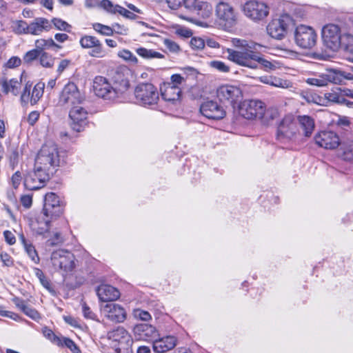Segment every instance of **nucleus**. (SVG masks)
<instances>
[{"label": "nucleus", "instance_id": "1", "mask_svg": "<svg viewBox=\"0 0 353 353\" xmlns=\"http://www.w3.org/2000/svg\"><path fill=\"white\" fill-rule=\"evenodd\" d=\"M64 152H60L56 144H44L35 159L33 170L28 172L23 184L29 190H37L43 188L50 179L51 170L65 163Z\"/></svg>", "mask_w": 353, "mask_h": 353}, {"label": "nucleus", "instance_id": "2", "mask_svg": "<svg viewBox=\"0 0 353 353\" xmlns=\"http://www.w3.org/2000/svg\"><path fill=\"white\" fill-rule=\"evenodd\" d=\"M130 87L127 79L111 83L106 78L97 76L93 81V90L96 96L103 100L116 102L121 101L123 96Z\"/></svg>", "mask_w": 353, "mask_h": 353}, {"label": "nucleus", "instance_id": "3", "mask_svg": "<svg viewBox=\"0 0 353 353\" xmlns=\"http://www.w3.org/2000/svg\"><path fill=\"white\" fill-rule=\"evenodd\" d=\"M216 95L221 103L231 105L236 117L241 116L243 93L239 88L223 85L217 89Z\"/></svg>", "mask_w": 353, "mask_h": 353}, {"label": "nucleus", "instance_id": "4", "mask_svg": "<svg viewBox=\"0 0 353 353\" xmlns=\"http://www.w3.org/2000/svg\"><path fill=\"white\" fill-rule=\"evenodd\" d=\"M300 134L299 128L293 114H286L277 124L276 139L281 143H288L296 141Z\"/></svg>", "mask_w": 353, "mask_h": 353}, {"label": "nucleus", "instance_id": "5", "mask_svg": "<svg viewBox=\"0 0 353 353\" xmlns=\"http://www.w3.org/2000/svg\"><path fill=\"white\" fill-rule=\"evenodd\" d=\"M261 45L256 43H245L244 41V67L264 70H274L275 66L269 61L263 59L258 52Z\"/></svg>", "mask_w": 353, "mask_h": 353}, {"label": "nucleus", "instance_id": "6", "mask_svg": "<svg viewBox=\"0 0 353 353\" xmlns=\"http://www.w3.org/2000/svg\"><path fill=\"white\" fill-rule=\"evenodd\" d=\"M134 97L139 105L152 109L155 108L159 100L157 88L150 83L138 84L134 89Z\"/></svg>", "mask_w": 353, "mask_h": 353}, {"label": "nucleus", "instance_id": "7", "mask_svg": "<svg viewBox=\"0 0 353 353\" xmlns=\"http://www.w3.org/2000/svg\"><path fill=\"white\" fill-rule=\"evenodd\" d=\"M50 259L53 267L61 271L63 275L72 272L76 267L74 255L65 250L54 251Z\"/></svg>", "mask_w": 353, "mask_h": 353}, {"label": "nucleus", "instance_id": "8", "mask_svg": "<svg viewBox=\"0 0 353 353\" xmlns=\"http://www.w3.org/2000/svg\"><path fill=\"white\" fill-rule=\"evenodd\" d=\"M294 26L293 19L288 14H282L279 18L273 19L267 26V32L272 38L281 40Z\"/></svg>", "mask_w": 353, "mask_h": 353}, {"label": "nucleus", "instance_id": "9", "mask_svg": "<svg viewBox=\"0 0 353 353\" xmlns=\"http://www.w3.org/2000/svg\"><path fill=\"white\" fill-rule=\"evenodd\" d=\"M345 79L350 77L340 70L332 69L314 77L308 78L306 82L312 85L322 87L327 85L328 83L341 84Z\"/></svg>", "mask_w": 353, "mask_h": 353}, {"label": "nucleus", "instance_id": "10", "mask_svg": "<svg viewBox=\"0 0 353 353\" xmlns=\"http://www.w3.org/2000/svg\"><path fill=\"white\" fill-rule=\"evenodd\" d=\"M81 102L82 97L77 86L74 83H68L60 95L59 105L71 109L74 106H79Z\"/></svg>", "mask_w": 353, "mask_h": 353}, {"label": "nucleus", "instance_id": "11", "mask_svg": "<svg viewBox=\"0 0 353 353\" xmlns=\"http://www.w3.org/2000/svg\"><path fill=\"white\" fill-rule=\"evenodd\" d=\"M269 13L270 8L263 2L252 0L244 3V14L254 22L263 21Z\"/></svg>", "mask_w": 353, "mask_h": 353}, {"label": "nucleus", "instance_id": "12", "mask_svg": "<svg viewBox=\"0 0 353 353\" xmlns=\"http://www.w3.org/2000/svg\"><path fill=\"white\" fill-rule=\"evenodd\" d=\"M316 37L312 28L304 25L297 26L294 32L296 43L303 49L312 48L316 43Z\"/></svg>", "mask_w": 353, "mask_h": 353}, {"label": "nucleus", "instance_id": "13", "mask_svg": "<svg viewBox=\"0 0 353 353\" xmlns=\"http://www.w3.org/2000/svg\"><path fill=\"white\" fill-rule=\"evenodd\" d=\"M322 39L327 48L334 51L338 50L343 41L340 28L332 23L325 26L322 30Z\"/></svg>", "mask_w": 353, "mask_h": 353}, {"label": "nucleus", "instance_id": "14", "mask_svg": "<svg viewBox=\"0 0 353 353\" xmlns=\"http://www.w3.org/2000/svg\"><path fill=\"white\" fill-rule=\"evenodd\" d=\"M65 203L54 192H48L44 196L43 210L46 215H51V219H57L64 210Z\"/></svg>", "mask_w": 353, "mask_h": 353}, {"label": "nucleus", "instance_id": "15", "mask_svg": "<svg viewBox=\"0 0 353 353\" xmlns=\"http://www.w3.org/2000/svg\"><path fill=\"white\" fill-rule=\"evenodd\" d=\"M88 117V112L84 108L80 105L72 107L69 112L72 130L77 132L83 131L89 125Z\"/></svg>", "mask_w": 353, "mask_h": 353}, {"label": "nucleus", "instance_id": "16", "mask_svg": "<svg viewBox=\"0 0 353 353\" xmlns=\"http://www.w3.org/2000/svg\"><path fill=\"white\" fill-rule=\"evenodd\" d=\"M216 14L221 23L228 28H232L236 23V14L228 3L220 1L216 7Z\"/></svg>", "mask_w": 353, "mask_h": 353}, {"label": "nucleus", "instance_id": "17", "mask_svg": "<svg viewBox=\"0 0 353 353\" xmlns=\"http://www.w3.org/2000/svg\"><path fill=\"white\" fill-rule=\"evenodd\" d=\"M265 112V104L260 100H244V119H262Z\"/></svg>", "mask_w": 353, "mask_h": 353}, {"label": "nucleus", "instance_id": "18", "mask_svg": "<svg viewBox=\"0 0 353 353\" xmlns=\"http://www.w3.org/2000/svg\"><path fill=\"white\" fill-rule=\"evenodd\" d=\"M79 43L83 48L92 49L89 53L91 57L102 58L106 55L102 43L96 37L84 35L80 39Z\"/></svg>", "mask_w": 353, "mask_h": 353}, {"label": "nucleus", "instance_id": "19", "mask_svg": "<svg viewBox=\"0 0 353 353\" xmlns=\"http://www.w3.org/2000/svg\"><path fill=\"white\" fill-rule=\"evenodd\" d=\"M200 111L205 117L214 120L222 119L226 114L224 108L214 101H208L202 103Z\"/></svg>", "mask_w": 353, "mask_h": 353}, {"label": "nucleus", "instance_id": "20", "mask_svg": "<svg viewBox=\"0 0 353 353\" xmlns=\"http://www.w3.org/2000/svg\"><path fill=\"white\" fill-rule=\"evenodd\" d=\"M314 141L319 146L325 149H335L339 145V137L332 131H321L314 137Z\"/></svg>", "mask_w": 353, "mask_h": 353}, {"label": "nucleus", "instance_id": "21", "mask_svg": "<svg viewBox=\"0 0 353 353\" xmlns=\"http://www.w3.org/2000/svg\"><path fill=\"white\" fill-rule=\"evenodd\" d=\"M133 331L137 340L153 342L159 336L156 327L146 323L136 325Z\"/></svg>", "mask_w": 353, "mask_h": 353}, {"label": "nucleus", "instance_id": "22", "mask_svg": "<svg viewBox=\"0 0 353 353\" xmlns=\"http://www.w3.org/2000/svg\"><path fill=\"white\" fill-rule=\"evenodd\" d=\"M105 316L110 321L115 323L123 322L126 319L125 309L115 303H107L103 310Z\"/></svg>", "mask_w": 353, "mask_h": 353}, {"label": "nucleus", "instance_id": "23", "mask_svg": "<svg viewBox=\"0 0 353 353\" xmlns=\"http://www.w3.org/2000/svg\"><path fill=\"white\" fill-rule=\"evenodd\" d=\"M57 219H51V215H46L45 212H42L36 219L35 221L31 223L32 230L37 234L43 235L48 232L51 223Z\"/></svg>", "mask_w": 353, "mask_h": 353}, {"label": "nucleus", "instance_id": "24", "mask_svg": "<svg viewBox=\"0 0 353 353\" xmlns=\"http://www.w3.org/2000/svg\"><path fill=\"white\" fill-rule=\"evenodd\" d=\"M161 97L165 101L173 105H178L181 102V90L179 86L171 85L170 83H168L161 89Z\"/></svg>", "mask_w": 353, "mask_h": 353}, {"label": "nucleus", "instance_id": "25", "mask_svg": "<svg viewBox=\"0 0 353 353\" xmlns=\"http://www.w3.org/2000/svg\"><path fill=\"white\" fill-rule=\"evenodd\" d=\"M176 338L174 336H166L160 339L157 337L152 342L153 350L157 353H164L176 345Z\"/></svg>", "mask_w": 353, "mask_h": 353}, {"label": "nucleus", "instance_id": "26", "mask_svg": "<svg viewBox=\"0 0 353 353\" xmlns=\"http://www.w3.org/2000/svg\"><path fill=\"white\" fill-rule=\"evenodd\" d=\"M101 6L103 7V10L111 14H119L130 19H134L137 17L134 13L119 5L113 4L110 0H102Z\"/></svg>", "mask_w": 353, "mask_h": 353}, {"label": "nucleus", "instance_id": "27", "mask_svg": "<svg viewBox=\"0 0 353 353\" xmlns=\"http://www.w3.org/2000/svg\"><path fill=\"white\" fill-rule=\"evenodd\" d=\"M97 294L100 301L110 302L118 299L120 296L119 291L110 285H101L97 289Z\"/></svg>", "mask_w": 353, "mask_h": 353}, {"label": "nucleus", "instance_id": "28", "mask_svg": "<svg viewBox=\"0 0 353 353\" xmlns=\"http://www.w3.org/2000/svg\"><path fill=\"white\" fill-rule=\"evenodd\" d=\"M52 29L50 21L44 17L35 18L29 23V34L40 35L43 32H48Z\"/></svg>", "mask_w": 353, "mask_h": 353}, {"label": "nucleus", "instance_id": "29", "mask_svg": "<svg viewBox=\"0 0 353 353\" xmlns=\"http://www.w3.org/2000/svg\"><path fill=\"white\" fill-rule=\"evenodd\" d=\"M297 125L303 131V134L305 137H310L315 127L314 120L307 115H299L296 117Z\"/></svg>", "mask_w": 353, "mask_h": 353}, {"label": "nucleus", "instance_id": "30", "mask_svg": "<svg viewBox=\"0 0 353 353\" xmlns=\"http://www.w3.org/2000/svg\"><path fill=\"white\" fill-rule=\"evenodd\" d=\"M13 302L21 311L32 320L39 321L41 319V315L37 310L28 305L24 300L15 298Z\"/></svg>", "mask_w": 353, "mask_h": 353}, {"label": "nucleus", "instance_id": "31", "mask_svg": "<svg viewBox=\"0 0 353 353\" xmlns=\"http://www.w3.org/2000/svg\"><path fill=\"white\" fill-rule=\"evenodd\" d=\"M0 85L5 93L12 92L17 95L19 93L21 82L16 79L8 80L6 77H2L0 79Z\"/></svg>", "mask_w": 353, "mask_h": 353}, {"label": "nucleus", "instance_id": "32", "mask_svg": "<svg viewBox=\"0 0 353 353\" xmlns=\"http://www.w3.org/2000/svg\"><path fill=\"white\" fill-rule=\"evenodd\" d=\"M342 41L341 46L344 48V57L353 62V36L350 34H344Z\"/></svg>", "mask_w": 353, "mask_h": 353}, {"label": "nucleus", "instance_id": "33", "mask_svg": "<svg viewBox=\"0 0 353 353\" xmlns=\"http://www.w3.org/2000/svg\"><path fill=\"white\" fill-rule=\"evenodd\" d=\"M108 338L113 341L122 342L127 341L130 339L128 331L121 326L108 332Z\"/></svg>", "mask_w": 353, "mask_h": 353}, {"label": "nucleus", "instance_id": "34", "mask_svg": "<svg viewBox=\"0 0 353 353\" xmlns=\"http://www.w3.org/2000/svg\"><path fill=\"white\" fill-rule=\"evenodd\" d=\"M35 47L39 50L40 52H46L45 50L51 49V48H57L61 49V46L57 44L52 39H37L35 41Z\"/></svg>", "mask_w": 353, "mask_h": 353}, {"label": "nucleus", "instance_id": "35", "mask_svg": "<svg viewBox=\"0 0 353 353\" xmlns=\"http://www.w3.org/2000/svg\"><path fill=\"white\" fill-rule=\"evenodd\" d=\"M45 88V83L43 82L37 83L31 93L30 97V103L32 105H34L37 103V101L40 99V98L43 96V90Z\"/></svg>", "mask_w": 353, "mask_h": 353}, {"label": "nucleus", "instance_id": "36", "mask_svg": "<svg viewBox=\"0 0 353 353\" xmlns=\"http://www.w3.org/2000/svg\"><path fill=\"white\" fill-rule=\"evenodd\" d=\"M136 52L141 57L144 59H161L163 55L160 52L154 51L153 50H149L145 48H139L136 49Z\"/></svg>", "mask_w": 353, "mask_h": 353}, {"label": "nucleus", "instance_id": "37", "mask_svg": "<svg viewBox=\"0 0 353 353\" xmlns=\"http://www.w3.org/2000/svg\"><path fill=\"white\" fill-rule=\"evenodd\" d=\"M13 31L18 34H29V24L23 20L14 21L12 25Z\"/></svg>", "mask_w": 353, "mask_h": 353}, {"label": "nucleus", "instance_id": "38", "mask_svg": "<svg viewBox=\"0 0 353 353\" xmlns=\"http://www.w3.org/2000/svg\"><path fill=\"white\" fill-rule=\"evenodd\" d=\"M50 21L51 23V26H52L53 25L54 27L59 30L67 32H71L72 26L60 18L54 17Z\"/></svg>", "mask_w": 353, "mask_h": 353}, {"label": "nucleus", "instance_id": "39", "mask_svg": "<svg viewBox=\"0 0 353 353\" xmlns=\"http://www.w3.org/2000/svg\"><path fill=\"white\" fill-rule=\"evenodd\" d=\"M226 52L228 53L227 58L228 60L238 64L243 65V52L237 51L232 48H227Z\"/></svg>", "mask_w": 353, "mask_h": 353}, {"label": "nucleus", "instance_id": "40", "mask_svg": "<svg viewBox=\"0 0 353 353\" xmlns=\"http://www.w3.org/2000/svg\"><path fill=\"white\" fill-rule=\"evenodd\" d=\"M195 12L203 19L209 18L212 14V7L206 2L199 3V8Z\"/></svg>", "mask_w": 353, "mask_h": 353}, {"label": "nucleus", "instance_id": "41", "mask_svg": "<svg viewBox=\"0 0 353 353\" xmlns=\"http://www.w3.org/2000/svg\"><path fill=\"white\" fill-rule=\"evenodd\" d=\"M92 28L97 32L103 36H112L114 34L113 28L100 23H93Z\"/></svg>", "mask_w": 353, "mask_h": 353}, {"label": "nucleus", "instance_id": "42", "mask_svg": "<svg viewBox=\"0 0 353 353\" xmlns=\"http://www.w3.org/2000/svg\"><path fill=\"white\" fill-rule=\"evenodd\" d=\"M40 64L47 68H50L54 65V58L48 52H41L39 57Z\"/></svg>", "mask_w": 353, "mask_h": 353}, {"label": "nucleus", "instance_id": "43", "mask_svg": "<svg viewBox=\"0 0 353 353\" xmlns=\"http://www.w3.org/2000/svg\"><path fill=\"white\" fill-rule=\"evenodd\" d=\"M60 340H61V343H60V345H58V346L66 347L68 349H70V350L72 353H81V350L79 348V347L70 339L61 336Z\"/></svg>", "mask_w": 353, "mask_h": 353}, {"label": "nucleus", "instance_id": "44", "mask_svg": "<svg viewBox=\"0 0 353 353\" xmlns=\"http://www.w3.org/2000/svg\"><path fill=\"white\" fill-rule=\"evenodd\" d=\"M8 158L10 165L12 167V168L14 169L15 166L18 164L19 159V153L17 148H10Z\"/></svg>", "mask_w": 353, "mask_h": 353}, {"label": "nucleus", "instance_id": "45", "mask_svg": "<svg viewBox=\"0 0 353 353\" xmlns=\"http://www.w3.org/2000/svg\"><path fill=\"white\" fill-rule=\"evenodd\" d=\"M210 66L217 71L223 73H227L230 71V67L221 61L214 60L209 63Z\"/></svg>", "mask_w": 353, "mask_h": 353}, {"label": "nucleus", "instance_id": "46", "mask_svg": "<svg viewBox=\"0 0 353 353\" xmlns=\"http://www.w3.org/2000/svg\"><path fill=\"white\" fill-rule=\"evenodd\" d=\"M24 249L29 256V257L31 259V260L36 264H38L39 263L40 259L38 256L37 252L35 250L34 246L30 243L26 247H24Z\"/></svg>", "mask_w": 353, "mask_h": 353}, {"label": "nucleus", "instance_id": "47", "mask_svg": "<svg viewBox=\"0 0 353 353\" xmlns=\"http://www.w3.org/2000/svg\"><path fill=\"white\" fill-rule=\"evenodd\" d=\"M41 52L39 51V50L35 48L33 50H29L27 52L25 55L23 56V61L26 63H30L33 61L37 59L40 55Z\"/></svg>", "mask_w": 353, "mask_h": 353}, {"label": "nucleus", "instance_id": "48", "mask_svg": "<svg viewBox=\"0 0 353 353\" xmlns=\"http://www.w3.org/2000/svg\"><path fill=\"white\" fill-rule=\"evenodd\" d=\"M81 306L83 315L85 319L98 321L97 314L93 312V311L85 303H82Z\"/></svg>", "mask_w": 353, "mask_h": 353}, {"label": "nucleus", "instance_id": "49", "mask_svg": "<svg viewBox=\"0 0 353 353\" xmlns=\"http://www.w3.org/2000/svg\"><path fill=\"white\" fill-rule=\"evenodd\" d=\"M43 335L53 343L60 345L62 336H57L51 330L47 328L43 330Z\"/></svg>", "mask_w": 353, "mask_h": 353}, {"label": "nucleus", "instance_id": "50", "mask_svg": "<svg viewBox=\"0 0 353 353\" xmlns=\"http://www.w3.org/2000/svg\"><path fill=\"white\" fill-rule=\"evenodd\" d=\"M34 273H35V275L37 276V277L39 279L42 285L44 288H46V289H50V283L46 277L43 271L39 268H34Z\"/></svg>", "mask_w": 353, "mask_h": 353}, {"label": "nucleus", "instance_id": "51", "mask_svg": "<svg viewBox=\"0 0 353 353\" xmlns=\"http://www.w3.org/2000/svg\"><path fill=\"white\" fill-rule=\"evenodd\" d=\"M119 57L132 63H137V58L128 50H123L118 53Z\"/></svg>", "mask_w": 353, "mask_h": 353}, {"label": "nucleus", "instance_id": "52", "mask_svg": "<svg viewBox=\"0 0 353 353\" xmlns=\"http://www.w3.org/2000/svg\"><path fill=\"white\" fill-rule=\"evenodd\" d=\"M190 44L191 48L194 50H201L205 47V41L200 37L192 38Z\"/></svg>", "mask_w": 353, "mask_h": 353}, {"label": "nucleus", "instance_id": "53", "mask_svg": "<svg viewBox=\"0 0 353 353\" xmlns=\"http://www.w3.org/2000/svg\"><path fill=\"white\" fill-rule=\"evenodd\" d=\"M134 316L137 319L144 321H148L152 318L150 314L148 312L140 309H137L134 311Z\"/></svg>", "mask_w": 353, "mask_h": 353}, {"label": "nucleus", "instance_id": "54", "mask_svg": "<svg viewBox=\"0 0 353 353\" xmlns=\"http://www.w3.org/2000/svg\"><path fill=\"white\" fill-rule=\"evenodd\" d=\"M64 241V239L61 234L57 232L54 234L53 236L48 240L47 243L50 246L59 245Z\"/></svg>", "mask_w": 353, "mask_h": 353}, {"label": "nucleus", "instance_id": "55", "mask_svg": "<svg viewBox=\"0 0 353 353\" xmlns=\"http://www.w3.org/2000/svg\"><path fill=\"white\" fill-rule=\"evenodd\" d=\"M341 157L347 161H351L353 160V145H350L349 147L345 148L343 152L340 154Z\"/></svg>", "mask_w": 353, "mask_h": 353}, {"label": "nucleus", "instance_id": "56", "mask_svg": "<svg viewBox=\"0 0 353 353\" xmlns=\"http://www.w3.org/2000/svg\"><path fill=\"white\" fill-rule=\"evenodd\" d=\"M199 3L197 0H184L182 6L190 11L195 12L199 8Z\"/></svg>", "mask_w": 353, "mask_h": 353}, {"label": "nucleus", "instance_id": "57", "mask_svg": "<svg viewBox=\"0 0 353 353\" xmlns=\"http://www.w3.org/2000/svg\"><path fill=\"white\" fill-rule=\"evenodd\" d=\"M0 259L4 266L11 267L14 265L12 258L6 252H1L0 254Z\"/></svg>", "mask_w": 353, "mask_h": 353}, {"label": "nucleus", "instance_id": "58", "mask_svg": "<svg viewBox=\"0 0 353 353\" xmlns=\"http://www.w3.org/2000/svg\"><path fill=\"white\" fill-rule=\"evenodd\" d=\"M22 180L21 173L19 171L14 172L11 178V183L14 189L18 188Z\"/></svg>", "mask_w": 353, "mask_h": 353}, {"label": "nucleus", "instance_id": "59", "mask_svg": "<svg viewBox=\"0 0 353 353\" xmlns=\"http://www.w3.org/2000/svg\"><path fill=\"white\" fill-rule=\"evenodd\" d=\"M21 60L18 57H12L6 63L8 68H14L21 65Z\"/></svg>", "mask_w": 353, "mask_h": 353}, {"label": "nucleus", "instance_id": "60", "mask_svg": "<svg viewBox=\"0 0 353 353\" xmlns=\"http://www.w3.org/2000/svg\"><path fill=\"white\" fill-rule=\"evenodd\" d=\"M339 92L333 91L332 92H327L324 94L326 102L327 103H336L337 99H339Z\"/></svg>", "mask_w": 353, "mask_h": 353}, {"label": "nucleus", "instance_id": "61", "mask_svg": "<svg viewBox=\"0 0 353 353\" xmlns=\"http://www.w3.org/2000/svg\"><path fill=\"white\" fill-rule=\"evenodd\" d=\"M30 88L31 85L26 84L25 86V88L23 90V92L21 94V99L24 103L30 102Z\"/></svg>", "mask_w": 353, "mask_h": 353}, {"label": "nucleus", "instance_id": "62", "mask_svg": "<svg viewBox=\"0 0 353 353\" xmlns=\"http://www.w3.org/2000/svg\"><path fill=\"white\" fill-rule=\"evenodd\" d=\"M164 43L166 48L169 49L170 52H176L179 50V45L173 41L166 39L165 40Z\"/></svg>", "mask_w": 353, "mask_h": 353}, {"label": "nucleus", "instance_id": "63", "mask_svg": "<svg viewBox=\"0 0 353 353\" xmlns=\"http://www.w3.org/2000/svg\"><path fill=\"white\" fill-rule=\"evenodd\" d=\"M3 236L5 238V241L9 245H14L16 242V238L12 232L9 230H6L3 232Z\"/></svg>", "mask_w": 353, "mask_h": 353}, {"label": "nucleus", "instance_id": "64", "mask_svg": "<svg viewBox=\"0 0 353 353\" xmlns=\"http://www.w3.org/2000/svg\"><path fill=\"white\" fill-rule=\"evenodd\" d=\"M170 79L172 81L171 85L179 86V85L185 81V79L179 74H172Z\"/></svg>", "mask_w": 353, "mask_h": 353}]
</instances>
